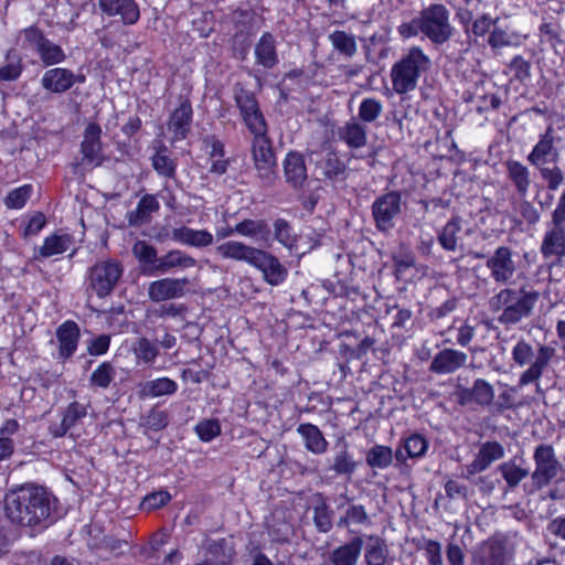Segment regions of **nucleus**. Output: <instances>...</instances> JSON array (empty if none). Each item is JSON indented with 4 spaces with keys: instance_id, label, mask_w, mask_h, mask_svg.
<instances>
[{
    "instance_id": "f257e3e1",
    "label": "nucleus",
    "mask_w": 565,
    "mask_h": 565,
    "mask_svg": "<svg viewBox=\"0 0 565 565\" xmlns=\"http://www.w3.org/2000/svg\"><path fill=\"white\" fill-rule=\"evenodd\" d=\"M56 502L45 488L26 483L6 494L4 513L11 524L34 535L54 523Z\"/></svg>"
},
{
    "instance_id": "f03ea898",
    "label": "nucleus",
    "mask_w": 565,
    "mask_h": 565,
    "mask_svg": "<svg viewBox=\"0 0 565 565\" xmlns=\"http://www.w3.org/2000/svg\"><path fill=\"white\" fill-rule=\"evenodd\" d=\"M540 297V291L529 290L525 286L520 289L505 287L489 299V307L492 312H501L498 317L501 324L511 326L529 318Z\"/></svg>"
},
{
    "instance_id": "7ed1b4c3",
    "label": "nucleus",
    "mask_w": 565,
    "mask_h": 565,
    "mask_svg": "<svg viewBox=\"0 0 565 565\" xmlns=\"http://www.w3.org/2000/svg\"><path fill=\"white\" fill-rule=\"evenodd\" d=\"M511 354L516 365L521 367L529 365L519 377V386L535 384L536 393L543 394L539 381L556 356L555 348L547 344H539L534 349L530 342L520 339L514 344Z\"/></svg>"
},
{
    "instance_id": "20e7f679",
    "label": "nucleus",
    "mask_w": 565,
    "mask_h": 565,
    "mask_svg": "<svg viewBox=\"0 0 565 565\" xmlns=\"http://www.w3.org/2000/svg\"><path fill=\"white\" fill-rule=\"evenodd\" d=\"M430 58L419 46H413L391 70L392 86L403 95L417 87L418 78L430 68Z\"/></svg>"
},
{
    "instance_id": "39448f33",
    "label": "nucleus",
    "mask_w": 565,
    "mask_h": 565,
    "mask_svg": "<svg viewBox=\"0 0 565 565\" xmlns=\"http://www.w3.org/2000/svg\"><path fill=\"white\" fill-rule=\"evenodd\" d=\"M250 151L257 177L265 186H270L277 179V161L267 129L252 132Z\"/></svg>"
},
{
    "instance_id": "423d86ee",
    "label": "nucleus",
    "mask_w": 565,
    "mask_h": 565,
    "mask_svg": "<svg viewBox=\"0 0 565 565\" xmlns=\"http://www.w3.org/2000/svg\"><path fill=\"white\" fill-rule=\"evenodd\" d=\"M423 35L433 44L441 45L454 35L449 10L440 3L430 4L419 12Z\"/></svg>"
},
{
    "instance_id": "0eeeda50",
    "label": "nucleus",
    "mask_w": 565,
    "mask_h": 565,
    "mask_svg": "<svg viewBox=\"0 0 565 565\" xmlns=\"http://www.w3.org/2000/svg\"><path fill=\"white\" fill-rule=\"evenodd\" d=\"M124 268L121 264L114 259L97 262L89 268L88 287L99 298H105L111 294L117 282L122 276Z\"/></svg>"
},
{
    "instance_id": "6e6552de",
    "label": "nucleus",
    "mask_w": 565,
    "mask_h": 565,
    "mask_svg": "<svg viewBox=\"0 0 565 565\" xmlns=\"http://www.w3.org/2000/svg\"><path fill=\"white\" fill-rule=\"evenodd\" d=\"M535 469L531 473V480L535 489L547 487L562 470V463L557 459L554 447L548 444H540L533 452Z\"/></svg>"
},
{
    "instance_id": "1a4fd4ad",
    "label": "nucleus",
    "mask_w": 565,
    "mask_h": 565,
    "mask_svg": "<svg viewBox=\"0 0 565 565\" xmlns=\"http://www.w3.org/2000/svg\"><path fill=\"white\" fill-rule=\"evenodd\" d=\"M233 97L239 115L250 134L267 129L265 117L253 92L237 83L233 87Z\"/></svg>"
},
{
    "instance_id": "9d476101",
    "label": "nucleus",
    "mask_w": 565,
    "mask_h": 565,
    "mask_svg": "<svg viewBox=\"0 0 565 565\" xmlns=\"http://www.w3.org/2000/svg\"><path fill=\"white\" fill-rule=\"evenodd\" d=\"M402 211V196L397 191H390L376 198L372 204V216L375 227L382 232H390L394 227V220Z\"/></svg>"
},
{
    "instance_id": "9b49d317",
    "label": "nucleus",
    "mask_w": 565,
    "mask_h": 565,
    "mask_svg": "<svg viewBox=\"0 0 565 565\" xmlns=\"http://www.w3.org/2000/svg\"><path fill=\"white\" fill-rule=\"evenodd\" d=\"M514 551L509 541L494 535L483 542L473 556L475 565H508L513 557Z\"/></svg>"
},
{
    "instance_id": "f8f14e48",
    "label": "nucleus",
    "mask_w": 565,
    "mask_h": 565,
    "mask_svg": "<svg viewBox=\"0 0 565 565\" xmlns=\"http://www.w3.org/2000/svg\"><path fill=\"white\" fill-rule=\"evenodd\" d=\"M24 41L40 56L45 66L56 65L65 61L66 55L63 49L45 38L44 33L36 26H29L22 31Z\"/></svg>"
},
{
    "instance_id": "ddd939ff",
    "label": "nucleus",
    "mask_w": 565,
    "mask_h": 565,
    "mask_svg": "<svg viewBox=\"0 0 565 565\" xmlns=\"http://www.w3.org/2000/svg\"><path fill=\"white\" fill-rule=\"evenodd\" d=\"M486 267L494 282L509 284L518 269L513 250L508 246H499L486 260Z\"/></svg>"
},
{
    "instance_id": "4468645a",
    "label": "nucleus",
    "mask_w": 565,
    "mask_h": 565,
    "mask_svg": "<svg viewBox=\"0 0 565 565\" xmlns=\"http://www.w3.org/2000/svg\"><path fill=\"white\" fill-rule=\"evenodd\" d=\"M100 137V126L96 122H89L84 130L83 141L81 143L82 159L75 167L84 166L93 169L104 163L105 156L103 153Z\"/></svg>"
},
{
    "instance_id": "2eb2a0df",
    "label": "nucleus",
    "mask_w": 565,
    "mask_h": 565,
    "mask_svg": "<svg viewBox=\"0 0 565 565\" xmlns=\"http://www.w3.org/2000/svg\"><path fill=\"white\" fill-rule=\"evenodd\" d=\"M250 266L258 269L263 275V279L270 286H279L288 276V269L279 259L271 253L262 248L257 249Z\"/></svg>"
},
{
    "instance_id": "dca6fc26",
    "label": "nucleus",
    "mask_w": 565,
    "mask_h": 565,
    "mask_svg": "<svg viewBox=\"0 0 565 565\" xmlns=\"http://www.w3.org/2000/svg\"><path fill=\"white\" fill-rule=\"evenodd\" d=\"M188 278H161L150 282L148 297L153 302L180 298L185 294Z\"/></svg>"
},
{
    "instance_id": "f3484780",
    "label": "nucleus",
    "mask_w": 565,
    "mask_h": 565,
    "mask_svg": "<svg viewBox=\"0 0 565 565\" xmlns=\"http://www.w3.org/2000/svg\"><path fill=\"white\" fill-rule=\"evenodd\" d=\"M554 129L552 126H548L529 153L527 161L536 168L545 166L547 162H557L559 152L554 145Z\"/></svg>"
},
{
    "instance_id": "a211bd4d",
    "label": "nucleus",
    "mask_w": 565,
    "mask_h": 565,
    "mask_svg": "<svg viewBox=\"0 0 565 565\" xmlns=\"http://www.w3.org/2000/svg\"><path fill=\"white\" fill-rule=\"evenodd\" d=\"M504 457V448L498 441H486L483 443L476 458L466 467L465 478H470L476 473H480L487 470L492 462Z\"/></svg>"
},
{
    "instance_id": "6ab92c4d",
    "label": "nucleus",
    "mask_w": 565,
    "mask_h": 565,
    "mask_svg": "<svg viewBox=\"0 0 565 565\" xmlns=\"http://www.w3.org/2000/svg\"><path fill=\"white\" fill-rule=\"evenodd\" d=\"M540 252L545 258L555 256L561 260L565 257V224L551 220L544 233Z\"/></svg>"
},
{
    "instance_id": "aec40b11",
    "label": "nucleus",
    "mask_w": 565,
    "mask_h": 565,
    "mask_svg": "<svg viewBox=\"0 0 565 565\" xmlns=\"http://www.w3.org/2000/svg\"><path fill=\"white\" fill-rule=\"evenodd\" d=\"M468 355L455 349H443L433 359L429 371L435 374H452L467 364Z\"/></svg>"
},
{
    "instance_id": "412c9836",
    "label": "nucleus",
    "mask_w": 565,
    "mask_h": 565,
    "mask_svg": "<svg viewBox=\"0 0 565 565\" xmlns=\"http://www.w3.org/2000/svg\"><path fill=\"white\" fill-rule=\"evenodd\" d=\"M327 471L334 476H343L350 480L358 468V462L350 454L347 444H339L334 447L333 455L328 459Z\"/></svg>"
},
{
    "instance_id": "4be33fe9",
    "label": "nucleus",
    "mask_w": 565,
    "mask_h": 565,
    "mask_svg": "<svg viewBox=\"0 0 565 565\" xmlns=\"http://www.w3.org/2000/svg\"><path fill=\"white\" fill-rule=\"evenodd\" d=\"M99 9L109 17L119 15L125 24H135L140 17L134 0H99Z\"/></svg>"
},
{
    "instance_id": "5701e85b",
    "label": "nucleus",
    "mask_w": 565,
    "mask_h": 565,
    "mask_svg": "<svg viewBox=\"0 0 565 565\" xmlns=\"http://www.w3.org/2000/svg\"><path fill=\"white\" fill-rule=\"evenodd\" d=\"M192 114V106L188 99L181 100L180 105L172 111L168 121V130L173 134V140H181L188 136Z\"/></svg>"
},
{
    "instance_id": "b1692460",
    "label": "nucleus",
    "mask_w": 565,
    "mask_h": 565,
    "mask_svg": "<svg viewBox=\"0 0 565 565\" xmlns=\"http://www.w3.org/2000/svg\"><path fill=\"white\" fill-rule=\"evenodd\" d=\"M171 238L180 244L195 248H205L213 244L214 236L207 230H194L188 226L174 227Z\"/></svg>"
},
{
    "instance_id": "393cba45",
    "label": "nucleus",
    "mask_w": 565,
    "mask_h": 565,
    "mask_svg": "<svg viewBox=\"0 0 565 565\" xmlns=\"http://www.w3.org/2000/svg\"><path fill=\"white\" fill-rule=\"evenodd\" d=\"M257 249V247L247 245L239 241H226L216 246L215 252L224 259L244 262L250 265Z\"/></svg>"
},
{
    "instance_id": "a878e982",
    "label": "nucleus",
    "mask_w": 565,
    "mask_h": 565,
    "mask_svg": "<svg viewBox=\"0 0 565 565\" xmlns=\"http://www.w3.org/2000/svg\"><path fill=\"white\" fill-rule=\"evenodd\" d=\"M286 181L294 188H300L307 180L305 158L299 152H288L284 160Z\"/></svg>"
},
{
    "instance_id": "bb28decb",
    "label": "nucleus",
    "mask_w": 565,
    "mask_h": 565,
    "mask_svg": "<svg viewBox=\"0 0 565 565\" xmlns=\"http://www.w3.org/2000/svg\"><path fill=\"white\" fill-rule=\"evenodd\" d=\"M72 71L64 67L50 68L44 72L41 78V85L44 89L63 94L72 88Z\"/></svg>"
},
{
    "instance_id": "cd10ccee",
    "label": "nucleus",
    "mask_w": 565,
    "mask_h": 565,
    "mask_svg": "<svg viewBox=\"0 0 565 565\" xmlns=\"http://www.w3.org/2000/svg\"><path fill=\"white\" fill-rule=\"evenodd\" d=\"M131 252L137 258L143 274H158L160 257L154 246L146 241H137Z\"/></svg>"
},
{
    "instance_id": "c85d7f7f",
    "label": "nucleus",
    "mask_w": 565,
    "mask_h": 565,
    "mask_svg": "<svg viewBox=\"0 0 565 565\" xmlns=\"http://www.w3.org/2000/svg\"><path fill=\"white\" fill-rule=\"evenodd\" d=\"M362 547V537L355 536L350 542L338 546L330 553V563L332 565H358Z\"/></svg>"
},
{
    "instance_id": "c756f323",
    "label": "nucleus",
    "mask_w": 565,
    "mask_h": 565,
    "mask_svg": "<svg viewBox=\"0 0 565 565\" xmlns=\"http://www.w3.org/2000/svg\"><path fill=\"white\" fill-rule=\"evenodd\" d=\"M60 355L64 359L70 358L76 351L79 328L74 321H65L56 330Z\"/></svg>"
},
{
    "instance_id": "7c9ffc66",
    "label": "nucleus",
    "mask_w": 565,
    "mask_h": 565,
    "mask_svg": "<svg viewBox=\"0 0 565 565\" xmlns=\"http://www.w3.org/2000/svg\"><path fill=\"white\" fill-rule=\"evenodd\" d=\"M256 63L264 68H273L278 63L276 40L269 32H265L255 45Z\"/></svg>"
},
{
    "instance_id": "2f4dec72",
    "label": "nucleus",
    "mask_w": 565,
    "mask_h": 565,
    "mask_svg": "<svg viewBox=\"0 0 565 565\" xmlns=\"http://www.w3.org/2000/svg\"><path fill=\"white\" fill-rule=\"evenodd\" d=\"M508 179L514 185L520 198L527 195L531 185V172L526 166L516 160H508L505 163Z\"/></svg>"
},
{
    "instance_id": "473e14b6",
    "label": "nucleus",
    "mask_w": 565,
    "mask_h": 565,
    "mask_svg": "<svg viewBox=\"0 0 565 565\" xmlns=\"http://www.w3.org/2000/svg\"><path fill=\"white\" fill-rule=\"evenodd\" d=\"M234 231L241 236L255 238L270 246V227L265 220L245 218L234 226Z\"/></svg>"
},
{
    "instance_id": "72a5a7b5",
    "label": "nucleus",
    "mask_w": 565,
    "mask_h": 565,
    "mask_svg": "<svg viewBox=\"0 0 565 565\" xmlns=\"http://www.w3.org/2000/svg\"><path fill=\"white\" fill-rule=\"evenodd\" d=\"M428 448V441L419 434L405 438L395 451V459L404 463L408 458L423 457Z\"/></svg>"
},
{
    "instance_id": "f704fd0d",
    "label": "nucleus",
    "mask_w": 565,
    "mask_h": 565,
    "mask_svg": "<svg viewBox=\"0 0 565 565\" xmlns=\"http://www.w3.org/2000/svg\"><path fill=\"white\" fill-rule=\"evenodd\" d=\"M339 138L349 148L359 149L366 145V129L362 122L352 118L339 129Z\"/></svg>"
},
{
    "instance_id": "c9c22d12",
    "label": "nucleus",
    "mask_w": 565,
    "mask_h": 565,
    "mask_svg": "<svg viewBox=\"0 0 565 565\" xmlns=\"http://www.w3.org/2000/svg\"><path fill=\"white\" fill-rule=\"evenodd\" d=\"M87 415V407L78 402L71 403L60 424L51 426L50 430L55 437H63L74 427L82 418Z\"/></svg>"
},
{
    "instance_id": "e433bc0d",
    "label": "nucleus",
    "mask_w": 565,
    "mask_h": 565,
    "mask_svg": "<svg viewBox=\"0 0 565 565\" xmlns=\"http://www.w3.org/2000/svg\"><path fill=\"white\" fill-rule=\"evenodd\" d=\"M315 163L317 172L329 180H337L344 174L347 169L345 164L332 151L320 153Z\"/></svg>"
},
{
    "instance_id": "4c0bfd02",
    "label": "nucleus",
    "mask_w": 565,
    "mask_h": 565,
    "mask_svg": "<svg viewBox=\"0 0 565 565\" xmlns=\"http://www.w3.org/2000/svg\"><path fill=\"white\" fill-rule=\"evenodd\" d=\"M297 433L305 439L307 450L315 455H321L327 451L328 441L326 440L322 431L312 424H300Z\"/></svg>"
},
{
    "instance_id": "58836bf2",
    "label": "nucleus",
    "mask_w": 565,
    "mask_h": 565,
    "mask_svg": "<svg viewBox=\"0 0 565 565\" xmlns=\"http://www.w3.org/2000/svg\"><path fill=\"white\" fill-rule=\"evenodd\" d=\"M196 265V259L180 249H171L160 256L158 274H166L174 268H190Z\"/></svg>"
},
{
    "instance_id": "ea45409f",
    "label": "nucleus",
    "mask_w": 565,
    "mask_h": 565,
    "mask_svg": "<svg viewBox=\"0 0 565 565\" xmlns=\"http://www.w3.org/2000/svg\"><path fill=\"white\" fill-rule=\"evenodd\" d=\"M159 210V202L154 195L146 194L143 195L138 204L136 210L130 211L128 214V221L131 225L143 224L149 221L151 213Z\"/></svg>"
},
{
    "instance_id": "a19ab883",
    "label": "nucleus",
    "mask_w": 565,
    "mask_h": 565,
    "mask_svg": "<svg viewBox=\"0 0 565 565\" xmlns=\"http://www.w3.org/2000/svg\"><path fill=\"white\" fill-rule=\"evenodd\" d=\"M72 243V238L67 234L51 235L44 239L43 245L39 248L35 257L47 258L66 252Z\"/></svg>"
},
{
    "instance_id": "79ce46f5",
    "label": "nucleus",
    "mask_w": 565,
    "mask_h": 565,
    "mask_svg": "<svg viewBox=\"0 0 565 565\" xmlns=\"http://www.w3.org/2000/svg\"><path fill=\"white\" fill-rule=\"evenodd\" d=\"M131 350L138 364H153L159 355L158 344L145 337L138 338Z\"/></svg>"
},
{
    "instance_id": "37998d69",
    "label": "nucleus",
    "mask_w": 565,
    "mask_h": 565,
    "mask_svg": "<svg viewBox=\"0 0 565 565\" xmlns=\"http://www.w3.org/2000/svg\"><path fill=\"white\" fill-rule=\"evenodd\" d=\"M386 558L387 546L385 541L377 535H370L364 553L366 565H384Z\"/></svg>"
},
{
    "instance_id": "c03bdc74",
    "label": "nucleus",
    "mask_w": 565,
    "mask_h": 565,
    "mask_svg": "<svg viewBox=\"0 0 565 565\" xmlns=\"http://www.w3.org/2000/svg\"><path fill=\"white\" fill-rule=\"evenodd\" d=\"M178 384L169 377H160L146 382L141 387V395L147 397H160L172 395L177 392Z\"/></svg>"
},
{
    "instance_id": "a18cd8bd",
    "label": "nucleus",
    "mask_w": 565,
    "mask_h": 565,
    "mask_svg": "<svg viewBox=\"0 0 565 565\" xmlns=\"http://www.w3.org/2000/svg\"><path fill=\"white\" fill-rule=\"evenodd\" d=\"M333 49L345 57H352L358 50L354 35L345 31L335 30L328 35Z\"/></svg>"
},
{
    "instance_id": "49530a36",
    "label": "nucleus",
    "mask_w": 565,
    "mask_h": 565,
    "mask_svg": "<svg viewBox=\"0 0 565 565\" xmlns=\"http://www.w3.org/2000/svg\"><path fill=\"white\" fill-rule=\"evenodd\" d=\"M498 469L510 489H515L530 475L529 469L520 467L513 459L501 463Z\"/></svg>"
},
{
    "instance_id": "de8ad7c7",
    "label": "nucleus",
    "mask_w": 565,
    "mask_h": 565,
    "mask_svg": "<svg viewBox=\"0 0 565 565\" xmlns=\"http://www.w3.org/2000/svg\"><path fill=\"white\" fill-rule=\"evenodd\" d=\"M461 231L460 217H451L443 227L438 235V242L441 247L449 252H455L457 248L458 233Z\"/></svg>"
},
{
    "instance_id": "09e8293b",
    "label": "nucleus",
    "mask_w": 565,
    "mask_h": 565,
    "mask_svg": "<svg viewBox=\"0 0 565 565\" xmlns=\"http://www.w3.org/2000/svg\"><path fill=\"white\" fill-rule=\"evenodd\" d=\"M365 460L371 468L385 469L393 461V451L387 446L375 445L366 452Z\"/></svg>"
},
{
    "instance_id": "8fccbe9b",
    "label": "nucleus",
    "mask_w": 565,
    "mask_h": 565,
    "mask_svg": "<svg viewBox=\"0 0 565 565\" xmlns=\"http://www.w3.org/2000/svg\"><path fill=\"white\" fill-rule=\"evenodd\" d=\"M475 404L480 407H490L494 399L493 386L483 379H477L471 387Z\"/></svg>"
},
{
    "instance_id": "3c124183",
    "label": "nucleus",
    "mask_w": 565,
    "mask_h": 565,
    "mask_svg": "<svg viewBox=\"0 0 565 565\" xmlns=\"http://www.w3.org/2000/svg\"><path fill=\"white\" fill-rule=\"evenodd\" d=\"M383 105L376 98H364L359 106V119L362 124L374 122L382 114Z\"/></svg>"
},
{
    "instance_id": "603ef678",
    "label": "nucleus",
    "mask_w": 565,
    "mask_h": 565,
    "mask_svg": "<svg viewBox=\"0 0 565 565\" xmlns=\"http://www.w3.org/2000/svg\"><path fill=\"white\" fill-rule=\"evenodd\" d=\"M23 70L21 57L9 51L6 56V64L0 67V81H15Z\"/></svg>"
},
{
    "instance_id": "864d4df0",
    "label": "nucleus",
    "mask_w": 565,
    "mask_h": 565,
    "mask_svg": "<svg viewBox=\"0 0 565 565\" xmlns=\"http://www.w3.org/2000/svg\"><path fill=\"white\" fill-rule=\"evenodd\" d=\"M275 238L286 248L292 250L296 244V236L292 234L290 224L284 218L274 222Z\"/></svg>"
},
{
    "instance_id": "5fc2aeb1",
    "label": "nucleus",
    "mask_w": 565,
    "mask_h": 565,
    "mask_svg": "<svg viewBox=\"0 0 565 565\" xmlns=\"http://www.w3.org/2000/svg\"><path fill=\"white\" fill-rule=\"evenodd\" d=\"M116 371L109 362H104L90 375V384L100 388H107L115 379Z\"/></svg>"
},
{
    "instance_id": "6e6d98bb",
    "label": "nucleus",
    "mask_w": 565,
    "mask_h": 565,
    "mask_svg": "<svg viewBox=\"0 0 565 565\" xmlns=\"http://www.w3.org/2000/svg\"><path fill=\"white\" fill-rule=\"evenodd\" d=\"M166 147L157 151L152 157V167L160 175L173 178L175 174V163L166 154Z\"/></svg>"
},
{
    "instance_id": "4d7b16f0",
    "label": "nucleus",
    "mask_w": 565,
    "mask_h": 565,
    "mask_svg": "<svg viewBox=\"0 0 565 565\" xmlns=\"http://www.w3.org/2000/svg\"><path fill=\"white\" fill-rule=\"evenodd\" d=\"M128 545L126 539H119L115 535L107 534L95 545L96 550L100 553L106 552L111 555L118 556L122 554L124 548Z\"/></svg>"
},
{
    "instance_id": "13d9d810",
    "label": "nucleus",
    "mask_w": 565,
    "mask_h": 565,
    "mask_svg": "<svg viewBox=\"0 0 565 565\" xmlns=\"http://www.w3.org/2000/svg\"><path fill=\"white\" fill-rule=\"evenodd\" d=\"M332 514L333 512L324 502L315 507L313 522L319 532L327 533L332 529Z\"/></svg>"
},
{
    "instance_id": "bf43d9fd",
    "label": "nucleus",
    "mask_w": 565,
    "mask_h": 565,
    "mask_svg": "<svg viewBox=\"0 0 565 565\" xmlns=\"http://www.w3.org/2000/svg\"><path fill=\"white\" fill-rule=\"evenodd\" d=\"M202 441L209 443L221 434V424L217 419H204L194 428Z\"/></svg>"
},
{
    "instance_id": "052dcab7",
    "label": "nucleus",
    "mask_w": 565,
    "mask_h": 565,
    "mask_svg": "<svg viewBox=\"0 0 565 565\" xmlns=\"http://www.w3.org/2000/svg\"><path fill=\"white\" fill-rule=\"evenodd\" d=\"M539 169L541 178L546 182L547 189L556 191L564 182V173L559 167L552 168L542 166Z\"/></svg>"
},
{
    "instance_id": "680f3d73",
    "label": "nucleus",
    "mask_w": 565,
    "mask_h": 565,
    "mask_svg": "<svg viewBox=\"0 0 565 565\" xmlns=\"http://www.w3.org/2000/svg\"><path fill=\"white\" fill-rule=\"evenodd\" d=\"M32 193L30 184L22 185L9 192L6 198V205L9 209H21L24 206Z\"/></svg>"
},
{
    "instance_id": "e2e57ef3",
    "label": "nucleus",
    "mask_w": 565,
    "mask_h": 565,
    "mask_svg": "<svg viewBox=\"0 0 565 565\" xmlns=\"http://www.w3.org/2000/svg\"><path fill=\"white\" fill-rule=\"evenodd\" d=\"M206 551L214 556L222 555L230 563L235 555V551L232 546H228L225 539L212 540L207 542Z\"/></svg>"
},
{
    "instance_id": "0e129e2a",
    "label": "nucleus",
    "mask_w": 565,
    "mask_h": 565,
    "mask_svg": "<svg viewBox=\"0 0 565 565\" xmlns=\"http://www.w3.org/2000/svg\"><path fill=\"white\" fill-rule=\"evenodd\" d=\"M171 499L168 491L160 490L152 492L143 498L142 508L146 510H156L167 504Z\"/></svg>"
},
{
    "instance_id": "69168bd1",
    "label": "nucleus",
    "mask_w": 565,
    "mask_h": 565,
    "mask_svg": "<svg viewBox=\"0 0 565 565\" xmlns=\"http://www.w3.org/2000/svg\"><path fill=\"white\" fill-rule=\"evenodd\" d=\"M509 67L512 72H514L515 78L523 81L531 76V64L529 61L524 60L522 56L516 55L512 58L509 64Z\"/></svg>"
},
{
    "instance_id": "338daca9",
    "label": "nucleus",
    "mask_w": 565,
    "mask_h": 565,
    "mask_svg": "<svg viewBox=\"0 0 565 565\" xmlns=\"http://www.w3.org/2000/svg\"><path fill=\"white\" fill-rule=\"evenodd\" d=\"M424 552L430 565H443L441 545L439 542L431 540L426 541Z\"/></svg>"
},
{
    "instance_id": "774afa93",
    "label": "nucleus",
    "mask_w": 565,
    "mask_h": 565,
    "mask_svg": "<svg viewBox=\"0 0 565 565\" xmlns=\"http://www.w3.org/2000/svg\"><path fill=\"white\" fill-rule=\"evenodd\" d=\"M514 405V388H507L499 394L498 401L493 402L492 407L495 413H503L511 409Z\"/></svg>"
}]
</instances>
